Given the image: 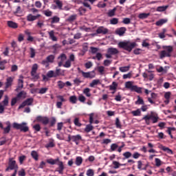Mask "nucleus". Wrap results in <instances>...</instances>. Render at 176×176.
<instances>
[{"instance_id": "obj_1", "label": "nucleus", "mask_w": 176, "mask_h": 176, "mask_svg": "<svg viewBox=\"0 0 176 176\" xmlns=\"http://www.w3.org/2000/svg\"><path fill=\"white\" fill-rule=\"evenodd\" d=\"M137 43L135 42H130V41H120L118 43V47L120 49H123L124 50H126V52H129V53H131V51L134 47H136Z\"/></svg>"}, {"instance_id": "obj_2", "label": "nucleus", "mask_w": 176, "mask_h": 176, "mask_svg": "<svg viewBox=\"0 0 176 176\" xmlns=\"http://www.w3.org/2000/svg\"><path fill=\"white\" fill-rule=\"evenodd\" d=\"M142 120L145 121V123L147 124V126H149V124H151V120L153 124L157 123V122H159V116L157 114H153V112L151 111L150 115L144 116Z\"/></svg>"}, {"instance_id": "obj_3", "label": "nucleus", "mask_w": 176, "mask_h": 176, "mask_svg": "<svg viewBox=\"0 0 176 176\" xmlns=\"http://www.w3.org/2000/svg\"><path fill=\"white\" fill-rule=\"evenodd\" d=\"M163 49H164V50L161 51L160 53V58H164V57H171V54L174 50L173 46H164Z\"/></svg>"}, {"instance_id": "obj_4", "label": "nucleus", "mask_w": 176, "mask_h": 176, "mask_svg": "<svg viewBox=\"0 0 176 176\" xmlns=\"http://www.w3.org/2000/svg\"><path fill=\"white\" fill-rule=\"evenodd\" d=\"M14 129H16V130H20L23 133H27L30 130V128L27 126L26 122H22L21 124H19L17 122L13 123Z\"/></svg>"}, {"instance_id": "obj_5", "label": "nucleus", "mask_w": 176, "mask_h": 176, "mask_svg": "<svg viewBox=\"0 0 176 176\" xmlns=\"http://www.w3.org/2000/svg\"><path fill=\"white\" fill-rule=\"evenodd\" d=\"M9 170H15V171L19 170V165L13 158L9 159L8 166L6 168V171H9Z\"/></svg>"}, {"instance_id": "obj_6", "label": "nucleus", "mask_w": 176, "mask_h": 176, "mask_svg": "<svg viewBox=\"0 0 176 176\" xmlns=\"http://www.w3.org/2000/svg\"><path fill=\"white\" fill-rule=\"evenodd\" d=\"M93 116H94V114L91 113L89 115V124H87L86 127L85 128L84 131H85V133H90V131H91L93 130V129H94V126H93V121H94V118Z\"/></svg>"}, {"instance_id": "obj_7", "label": "nucleus", "mask_w": 176, "mask_h": 176, "mask_svg": "<svg viewBox=\"0 0 176 176\" xmlns=\"http://www.w3.org/2000/svg\"><path fill=\"white\" fill-rule=\"evenodd\" d=\"M80 74H82V77L85 78L86 79H93V78H96L95 71L85 72L82 70H81L80 71Z\"/></svg>"}, {"instance_id": "obj_8", "label": "nucleus", "mask_w": 176, "mask_h": 176, "mask_svg": "<svg viewBox=\"0 0 176 176\" xmlns=\"http://www.w3.org/2000/svg\"><path fill=\"white\" fill-rule=\"evenodd\" d=\"M36 122H39L41 123H43L44 126H46V124H49V118L38 116L36 118Z\"/></svg>"}, {"instance_id": "obj_9", "label": "nucleus", "mask_w": 176, "mask_h": 176, "mask_svg": "<svg viewBox=\"0 0 176 176\" xmlns=\"http://www.w3.org/2000/svg\"><path fill=\"white\" fill-rule=\"evenodd\" d=\"M34 99L32 98H28L22 102V104L19 107L18 109H21L22 108H24V107H27V105H32Z\"/></svg>"}, {"instance_id": "obj_10", "label": "nucleus", "mask_w": 176, "mask_h": 176, "mask_svg": "<svg viewBox=\"0 0 176 176\" xmlns=\"http://www.w3.org/2000/svg\"><path fill=\"white\" fill-rule=\"evenodd\" d=\"M6 124L7 126L4 128L3 124H2V122H0V129H1V130H3V134H9V133H10V127H12V126L10 125V122H7Z\"/></svg>"}, {"instance_id": "obj_11", "label": "nucleus", "mask_w": 176, "mask_h": 176, "mask_svg": "<svg viewBox=\"0 0 176 176\" xmlns=\"http://www.w3.org/2000/svg\"><path fill=\"white\" fill-rule=\"evenodd\" d=\"M58 167L56 168V171L59 173V174H64V170L65 167L64 166V163L61 161H58V163L57 164Z\"/></svg>"}, {"instance_id": "obj_12", "label": "nucleus", "mask_w": 176, "mask_h": 176, "mask_svg": "<svg viewBox=\"0 0 176 176\" xmlns=\"http://www.w3.org/2000/svg\"><path fill=\"white\" fill-rule=\"evenodd\" d=\"M23 79H24V76H20L19 79L18 80V86L16 88V91H19V90H21V89L24 87V80H23Z\"/></svg>"}, {"instance_id": "obj_13", "label": "nucleus", "mask_w": 176, "mask_h": 176, "mask_svg": "<svg viewBox=\"0 0 176 176\" xmlns=\"http://www.w3.org/2000/svg\"><path fill=\"white\" fill-rule=\"evenodd\" d=\"M151 72V71H148V73H143V78H144V79H148V80H153V78H155V74Z\"/></svg>"}, {"instance_id": "obj_14", "label": "nucleus", "mask_w": 176, "mask_h": 176, "mask_svg": "<svg viewBox=\"0 0 176 176\" xmlns=\"http://www.w3.org/2000/svg\"><path fill=\"white\" fill-rule=\"evenodd\" d=\"M72 142H75L76 145H79V142L82 141V135L80 134L76 135H72Z\"/></svg>"}, {"instance_id": "obj_15", "label": "nucleus", "mask_w": 176, "mask_h": 176, "mask_svg": "<svg viewBox=\"0 0 176 176\" xmlns=\"http://www.w3.org/2000/svg\"><path fill=\"white\" fill-rule=\"evenodd\" d=\"M107 53L111 54V56H115L116 54H119V50L115 47H109L107 50Z\"/></svg>"}, {"instance_id": "obj_16", "label": "nucleus", "mask_w": 176, "mask_h": 176, "mask_svg": "<svg viewBox=\"0 0 176 176\" xmlns=\"http://www.w3.org/2000/svg\"><path fill=\"white\" fill-rule=\"evenodd\" d=\"M96 34H103V35H105L106 34H108V29L101 26L99 27L96 30Z\"/></svg>"}, {"instance_id": "obj_17", "label": "nucleus", "mask_w": 176, "mask_h": 176, "mask_svg": "<svg viewBox=\"0 0 176 176\" xmlns=\"http://www.w3.org/2000/svg\"><path fill=\"white\" fill-rule=\"evenodd\" d=\"M50 39H52L53 42H57V37L54 36V30H51L48 32Z\"/></svg>"}, {"instance_id": "obj_18", "label": "nucleus", "mask_w": 176, "mask_h": 176, "mask_svg": "<svg viewBox=\"0 0 176 176\" xmlns=\"http://www.w3.org/2000/svg\"><path fill=\"white\" fill-rule=\"evenodd\" d=\"M12 83H13V78L8 77L6 82V89H9L12 86Z\"/></svg>"}, {"instance_id": "obj_19", "label": "nucleus", "mask_w": 176, "mask_h": 176, "mask_svg": "<svg viewBox=\"0 0 176 176\" xmlns=\"http://www.w3.org/2000/svg\"><path fill=\"white\" fill-rule=\"evenodd\" d=\"M50 20L51 21V24H57V23H60V17L57 16H54L53 17L50 19Z\"/></svg>"}, {"instance_id": "obj_20", "label": "nucleus", "mask_w": 176, "mask_h": 176, "mask_svg": "<svg viewBox=\"0 0 176 176\" xmlns=\"http://www.w3.org/2000/svg\"><path fill=\"white\" fill-rule=\"evenodd\" d=\"M7 24L10 28H18L19 25L16 22H13L12 21H8Z\"/></svg>"}, {"instance_id": "obj_21", "label": "nucleus", "mask_w": 176, "mask_h": 176, "mask_svg": "<svg viewBox=\"0 0 176 176\" xmlns=\"http://www.w3.org/2000/svg\"><path fill=\"white\" fill-rule=\"evenodd\" d=\"M126 28L122 27L117 30V34L118 35H120V36H122V35H124V33L126 32Z\"/></svg>"}, {"instance_id": "obj_22", "label": "nucleus", "mask_w": 176, "mask_h": 176, "mask_svg": "<svg viewBox=\"0 0 176 176\" xmlns=\"http://www.w3.org/2000/svg\"><path fill=\"white\" fill-rule=\"evenodd\" d=\"M167 21H168V20L162 19H160L159 21H157L155 23V25H157L158 27H162V25H163V24H166V23H167Z\"/></svg>"}, {"instance_id": "obj_23", "label": "nucleus", "mask_w": 176, "mask_h": 176, "mask_svg": "<svg viewBox=\"0 0 176 176\" xmlns=\"http://www.w3.org/2000/svg\"><path fill=\"white\" fill-rule=\"evenodd\" d=\"M125 87L126 89H129L131 90V91H133V89L134 87V85H133V82L131 81H127L125 82Z\"/></svg>"}, {"instance_id": "obj_24", "label": "nucleus", "mask_w": 176, "mask_h": 176, "mask_svg": "<svg viewBox=\"0 0 176 176\" xmlns=\"http://www.w3.org/2000/svg\"><path fill=\"white\" fill-rule=\"evenodd\" d=\"M135 105H144L145 102H144V99H142V98L138 96V100L135 102Z\"/></svg>"}, {"instance_id": "obj_25", "label": "nucleus", "mask_w": 176, "mask_h": 176, "mask_svg": "<svg viewBox=\"0 0 176 176\" xmlns=\"http://www.w3.org/2000/svg\"><path fill=\"white\" fill-rule=\"evenodd\" d=\"M132 91H135L138 94H141L142 93V87H140L137 85H134L132 89Z\"/></svg>"}, {"instance_id": "obj_26", "label": "nucleus", "mask_w": 176, "mask_h": 176, "mask_svg": "<svg viewBox=\"0 0 176 176\" xmlns=\"http://www.w3.org/2000/svg\"><path fill=\"white\" fill-rule=\"evenodd\" d=\"M54 2L56 3V7L59 10H63V1L60 0H55Z\"/></svg>"}, {"instance_id": "obj_27", "label": "nucleus", "mask_w": 176, "mask_h": 176, "mask_svg": "<svg viewBox=\"0 0 176 176\" xmlns=\"http://www.w3.org/2000/svg\"><path fill=\"white\" fill-rule=\"evenodd\" d=\"M43 14L46 16V17H52L53 16V12L47 9L43 11Z\"/></svg>"}, {"instance_id": "obj_28", "label": "nucleus", "mask_w": 176, "mask_h": 176, "mask_svg": "<svg viewBox=\"0 0 176 176\" xmlns=\"http://www.w3.org/2000/svg\"><path fill=\"white\" fill-rule=\"evenodd\" d=\"M31 156L33 159H34V160H36V162H37V160H38L39 159V155H38V153L36 151H32L31 152Z\"/></svg>"}, {"instance_id": "obj_29", "label": "nucleus", "mask_w": 176, "mask_h": 176, "mask_svg": "<svg viewBox=\"0 0 176 176\" xmlns=\"http://www.w3.org/2000/svg\"><path fill=\"white\" fill-rule=\"evenodd\" d=\"M151 16V13H141L139 14V19L144 20V19H148Z\"/></svg>"}, {"instance_id": "obj_30", "label": "nucleus", "mask_w": 176, "mask_h": 176, "mask_svg": "<svg viewBox=\"0 0 176 176\" xmlns=\"http://www.w3.org/2000/svg\"><path fill=\"white\" fill-rule=\"evenodd\" d=\"M36 26L38 27V28H42L43 27H45V21L42 19L38 20Z\"/></svg>"}, {"instance_id": "obj_31", "label": "nucleus", "mask_w": 176, "mask_h": 176, "mask_svg": "<svg viewBox=\"0 0 176 176\" xmlns=\"http://www.w3.org/2000/svg\"><path fill=\"white\" fill-rule=\"evenodd\" d=\"M36 20V16L35 15H32V14H29L27 16V21H35Z\"/></svg>"}, {"instance_id": "obj_32", "label": "nucleus", "mask_w": 176, "mask_h": 176, "mask_svg": "<svg viewBox=\"0 0 176 176\" xmlns=\"http://www.w3.org/2000/svg\"><path fill=\"white\" fill-rule=\"evenodd\" d=\"M75 163L76 166H80L83 163V158L82 157H76Z\"/></svg>"}, {"instance_id": "obj_33", "label": "nucleus", "mask_w": 176, "mask_h": 176, "mask_svg": "<svg viewBox=\"0 0 176 176\" xmlns=\"http://www.w3.org/2000/svg\"><path fill=\"white\" fill-rule=\"evenodd\" d=\"M60 160L56 159V160H53V159H50V160H47V163H48L49 164H52V166L54 164H57V162H59Z\"/></svg>"}, {"instance_id": "obj_34", "label": "nucleus", "mask_w": 176, "mask_h": 176, "mask_svg": "<svg viewBox=\"0 0 176 176\" xmlns=\"http://www.w3.org/2000/svg\"><path fill=\"white\" fill-rule=\"evenodd\" d=\"M161 149H162V151H164V152H167V153L173 155V150L170 149L168 147H166L164 146H162L161 147Z\"/></svg>"}, {"instance_id": "obj_35", "label": "nucleus", "mask_w": 176, "mask_h": 176, "mask_svg": "<svg viewBox=\"0 0 176 176\" xmlns=\"http://www.w3.org/2000/svg\"><path fill=\"white\" fill-rule=\"evenodd\" d=\"M119 148V146L116 143H113L110 146V152H115L118 148Z\"/></svg>"}, {"instance_id": "obj_36", "label": "nucleus", "mask_w": 176, "mask_h": 176, "mask_svg": "<svg viewBox=\"0 0 176 176\" xmlns=\"http://www.w3.org/2000/svg\"><path fill=\"white\" fill-rule=\"evenodd\" d=\"M119 70L120 71V72H127V71L130 70V65L120 67H119Z\"/></svg>"}, {"instance_id": "obj_37", "label": "nucleus", "mask_w": 176, "mask_h": 176, "mask_svg": "<svg viewBox=\"0 0 176 176\" xmlns=\"http://www.w3.org/2000/svg\"><path fill=\"white\" fill-rule=\"evenodd\" d=\"M122 155L124 157V160L126 159H130V157L131 156H133V154H131V153L130 151H126V152L124 153Z\"/></svg>"}, {"instance_id": "obj_38", "label": "nucleus", "mask_w": 176, "mask_h": 176, "mask_svg": "<svg viewBox=\"0 0 176 176\" xmlns=\"http://www.w3.org/2000/svg\"><path fill=\"white\" fill-rule=\"evenodd\" d=\"M2 104H3V107H8V105H9V97H8V96H5Z\"/></svg>"}, {"instance_id": "obj_39", "label": "nucleus", "mask_w": 176, "mask_h": 176, "mask_svg": "<svg viewBox=\"0 0 176 176\" xmlns=\"http://www.w3.org/2000/svg\"><path fill=\"white\" fill-rule=\"evenodd\" d=\"M116 89H118V82L114 81L109 86V90H116Z\"/></svg>"}, {"instance_id": "obj_40", "label": "nucleus", "mask_w": 176, "mask_h": 176, "mask_svg": "<svg viewBox=\"0 0 176 176\" xmlns=\"http://www.w3.org/2000/svg\"><path fill=\"white\" fill-rule=\"evenodd\" d=\"M47 78H56L54 71H53V70H50L47 73Z\"/></svg>"}, {"instance_id": "obj_41", "label": "nucleus", "mask_w": 176, "mask_h": 176, "mask_svg": "<svg viewBox=\"0 0 176 176\" xmlns=\"http://www.w3.org/2000/svg\"><path fill=\"white\" fill-rule=\"evenodd\" d=\"M74 124H75V126H76V127H81V126H82V123H80V122H79L78 118H76L74 119Z\"/></svg>"}, {"instance_id": "obj_42", "label": "nucleus", "mask_w": 176, "mask_h": 176, "mask_svg": "<svg viewBox=\"0 0 176 176\" xmlns=\"http://www.w3.org/2000/svg\"><path fill=\"white\" fill-rule=\"evenodd\" d=\"M76 20V14L71 15L67 19L69 23H72V21H75Z\"/></svg>"}, {"instance_id": "obj_43", "label": "nucleus", "mask_w": 176, "mask_h": 176, "mask_svg": "<svg viewBox=\"0 0 176 176\" xmlns=\"http://www.w3.org/2000/svg\"><path fill=\"white\" fill-rule=\"evenodd\" d=\"M83 94H85L87 97H91V94H90V89L89 88H85L83 90Z\"/></svg>"}, {"instance_id": "obj_44", "label": "nucleus", "mask_w": 176, "mask_h": 176, "mask_svg": "<svg viewBox=\"0 0 176 176\" xmlns=\"http://www.w3.org/2000/svg\"><path fill=\"white\" fill-rule=\"evenodd\" d=\"M76 101H78V98L76 96H72L69 97V102H72V104H76Z\"/></svg>"}, {"instance_id": "obj_45", "label": "nucleus", "mask_w": 176, "mask_h": 176, "mask_svg": "<svg viewBox=\"0 0 176 176\" xmlns=\"http://www.w3.org/2000/svg\"><path fill=\"white\" fill-rule=\"evenodd\" d=\"M132 115H133V116H141V109H138L135 111H133Z\"/></svg>"}, {"instance_id": "obj_46", "label": "nucleus", "mask_w": 176, "mask_h": 176, "mask_svg": "<svg viewBox=\"0 0 176 176\" xmlns=\"http://www.w3.org/2000/svg\"><path fill=\"white\" fill-rule=\"evenodd\" d=\"M116 126L117 129H122V124L120 123V120L118 118H116Z\"/></svg>"}, {"instance_id": "obj_47", "label": "nucleus", "mask_w": 176, "mask_h": 176, "mask_svg": "<svg viewBox=\"0 0 176 176\" xmlns=\"http://www.w3.org/2000/svg\"><path fill=\"white\" fill-rule=\"evenodd\" d=\"M7 63L8 61H6V60L0 61V69L1 71H3V69H5V64H6Z\"/></svg>"}, {"instance_id": "obj_48", "label": "nucleus", "mask_w": 176, "mask_h": 176, "mask_svg": "<svg viewBox=\"0 0 176 176\" xmlns=\"http://www.w3.org/2000/svg\"><path fill=\"white\" fill-rule=\"evenodd\" d=\"M113 168H119V167H120V166H123V164L119 163V162L118 161H113Z\"/></svg>"}, {"instance_id": "obj_49", "label": "nucleus", "mask_w": 176, "mask_h": 176, "mask_svg": "<svg viewBox=\"0 0 176 176\" xmlns=\"http://www.w3.org/2000/svg\"><path fill=\"white\" fill-rule=\"evenodd\" d=\"M36 71H38V64H34L32 67V71H31V73L32 74H36Z\"/></svg>"}, {"instance_id": "obj_50", "label": "nucleus", "mask_w": 176, "mask_h": 176, "mask_svg": "<svg viewBox=\"0 0 176 176\" xmlns=\"http://www.w3.org/2000/svg\"><path fill=\"white\" fill-rule=\"evenodd\" d=\"M100 83V80H94L91 83H90V87H94V86H97Z\"/></svg>"}, {"instance_id": "obj_51", "label": "nucleus", "mask_w": 176, "mask_h": 176, "mask_svg": "<svg viewBox=\"0 0 176 176\" xmlns=\"http://www.w3.org/2000/svg\"><path fill=\"white\" fill-rule=\"evenodd\" d=\"M167 8H168L167 6L157 7V12H165V10H167Z\"/></svg>"}, {"instance_id": "obj_52", "label": "nucleus", "mask_w": 176, "mask_h": 176, "mask_svg": "<svg viewBox=\"0 0 176 176\" xmlns=\"http://www.w3.org/2000/svg\"><path fill=\"white\" fill-rule=\"evenodd\" d=\"M58 58H59L62 63H64L65 60H67V55H65V54H61Z\"/></svg>"}, {"instance_id": "obj_53", "label": "nucleus", "mask_w": 176, "mask_h": 176, "mask_svg": "<svg viewBox=\"0 0 176 176\" xmlns=\"http://www.w3.org/2000/svg\"><path fill=\"white\" fill-rule=\"evenodd\" d=\"M54 55H50L46 58V60L48 61V63H54Z\"/></svg>"}, {"instance_id": "obj_54", "label": "nucleus", "mask_w": 176, "mask_h": 176, "mask_svg": "<svg viewBox=\"0 0 176 176\" xmlns=\"http://www.w3.org/2000/svg\"><path fill=\"white\" fill-rule=\"evenodd\" d=\"M118 23H119V19L118 18H113L110 20V24H112L113 25H116Z\"/></svg>"}, {"instance_id": "obj_55", "label": "nucleus", "mask_w": 176, "mask_h": 176, "mask_svg": "<svg viewBox=\"0 0 176 176\" xmlns=\"http://www.w3.org/2000/svg\"><path fill=\"white\" fill-rule=\"evenodd\" d=\"M112 64V60L106 59L103 62L104 67H109Z\"/></svg>"}, {"instance_id": "obj_56", "label": "nucleus", "mask_w": 176, "mask_h": 176, "mask_svg": "<svg viewBox=\"0 0 176 176\" xmlns=\"http://www.w3.org/2000/svg\"><path fill=\"white\" fill-rule=\"evenodd\" d=\"M93 58H94V60H96V58H97L98 60L100 61V60H101V58H102V54L98 52V53H96V56H94Z\"/></svg>"}, {"instance_id": "obj_57", "label": "nucleus", "mask_w": 176, "mask_h": 176, "mask_svg": "<svg viewBox=\"0 0 176 176\" xmlns=\"http://www.w3.org/2000/svg\"><path fill=\"white\" fill-rule=\"evenodd\" d=\"M87 10H86V8H83V7H80L78 9V12H80V16H83L85 14V13H86Z\"/></svg>"}, {"instance_id": "obj_58", "label": "nucleus", "mask_w": 176, "mask_h": 176, "mask_svg": "<svg viewBox=\"0 0 176 176\" xmlns=\"http://www.w3.org/2000/svg\"><path fill=\"white\" fill-rule=\"evenodd\" d=\"M98 71L100 75H104V72L105 71V67L104 66H99L98 67Z\"/></svg>"}, {"instance_id": "obj_59", "label": "nucleus", "mask_w": 176, "mask_h": 176, "mask_svg": "<svg viewBox=\"0 0 176 176\" xmlns=\"http://www.w3.org/2000/svg\"><path fill=\"white\" fill-rule=\"evenodd\" d=\"M47 90H49L48 88L44 87L39 89L38 94H45Z\"/></svg>"}, {"instance_id": "obj_60", "label": "nucleus", "mask_w": 176, "mask_h": 176, "mask_svg": "<svg viewBox=\"0 0 176 176\" xmlns=\"http://www.w3.org/2000/svg\"><path fill=\"white\" fill-rule=\"evenodd\" d=\"M86 175L87 176H94V170L93 169H88Z\"/></svg>"}, {"instance_id": "obj_61", "label": "nucleus", "mask_w": 176, "mask_h": 176, "mask_svg": "<svg viewBox=\"0 0 176 176\" xmlns=\"http://www.w3.org/2000/svg\"><path fill=\"white\" fill-rule=\"evenodd\" d=\"M57 83L59 89H64V87H65V84L61 80L58 81Z\"/></svg>"}, {"instance_id": "obj_62", "label": "nucleus", "mask_w": 176, "mask_h": 176, "mask_svg": "<svg viewBox=\"0 0 176 176\" xmlns=\"http://www.w3.org/2000/svg\"><path fill=\"white\" fill-rule=\"evenodd\" d=\"M35 54H36L35 49L31 47L30 48V58H34L35 57Z\"/></svg>"}, {"instance_id": "obj_63", "label": "nucleus", "mask_w": 176, "mask_h": 176, "mask_svg": "<svg viewBox=\"0 0 176 176\" xmlns=\"http://www.w3.org/2000/svg\"><path fill=\"white\" fill-rule=\"evenodd\" d=\"M63 65L65 68H71V60H67Z\"/></svg>"}, {"instance_id": "obj_64", "label": "nucleus", "mask_w": 176, "mask_h": 176, "mask_svg": "<svg viewBox=\"0 0 176 176\" xmlns=\"http://www.w3.org/2000/svg\"><path fill=\"white\" fill-rule=\"evenodd\" d=\"M33 129L35 131H41V125L39 124H36L33 126Z\"/></svg>"}]
</instances>
